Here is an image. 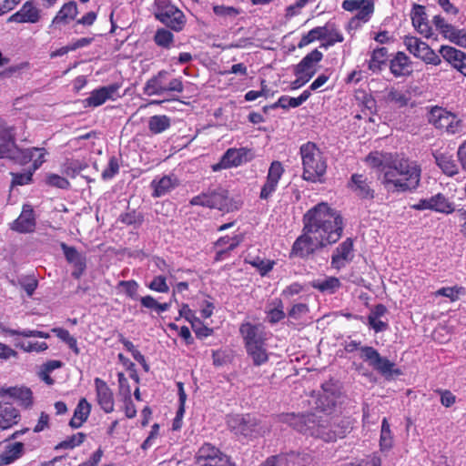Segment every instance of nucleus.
Wrapping results in <instances>:
<instances>
[{"label": "nucleus", "instance_id": "1", "mask_svg": "<svg viewBox=\"0 0 466 466\" xmlns=\"http://www.w3.org/2000/svg\"><path fill=\"white\" fill-rule=\"evenodd\" d=\"M329 385L322 386L323 394L316 400V412L307 415L286 414L281 418L298 431L326 442L343 438L351 430L350 419L332 417L329 410L335 405V397L329 393Z\"/></svg>", "mask_w": 466, "mask_h": 466}, {"label": "nucleus", "instance_id": "2", "mask_svg": "<svg viewBox=\"0 0 466 466\" xmlns=\"http://www.w3.org/2000/svg\"><path fill=\"white\" fill-rule=\"evenodd\" d=\"M342 233V218L326 203L309 209L304 216V233L294 242L292 253L304 258L317 248L337 242Z\"/></svg>", "mask_w": 466, "mask_h": 466}, {"label": "nucleus", "instance_id": "3", "mask_svg": "<svg viewBox=\"0 0 466 466\" xmlns=\"http://www.w3.org/2000/svg\"><path fill=\"white\" fill-rule=\"evenodd\" d=\"M421 168L408 157L394 158L382 167L379 180L388 192L404 193L415 190L420 181Z\"/></svg>", "mask_w": 466, "mask_h": 466}, {"label": "nucleus", "instance_id": "4", "mask_svg": "<svg viewBox=\"0 0 466 466\" xmlns=\"http://www.w3.org/2000/svg\"><path fill=\"white\" fill-rule=\"evenodd\" d=\"M239 331L243 337L248 355L256 366L266 363L268 353L266 347L268 334L261 325H253L249 322L240 326Z\"/></svg>", "mask_w": 466, "mask_h": 466}, {"label": "nucleus", "instance_id": "5", "mask_svg": "<svg viewBox=\"0 0 466 466\" xmlns=\"http://www.w3.org/2000/svg\"><path fill=\"white\" fill-rule=\"evenodd\" d=\"M302 178L309 182H321L327 170V159L316 144L308 142L300 147Z\"/></svg>", "mask_w": 466, "mask_h": 466}, {"label": "nucleus", "instance_id": "6", "mask_svg": "<svg viewBox=\"0 0 466 466\" xmlns=\"http://www.w3.org/2000/svg\"><path fill=\"white\" fill-rule=\"evenodd\" d=\"M228 425L235 434L245 437L264 436L269 431V426L249 414L231 415L228 419Z\"/></svg>", "mask_w": 466, "mask_h": 466}, {"label": "nucleus", "instance_id": "7", "mask_svg": "<svg viewBox=\"0 0 466 466\" xmlns=\"http://www.w3.org/2000/svg\"><path fill=\"white\" fill-rule=\"evenodd\" d=\"M154 14L157 20L175 31H180L186 19L183 12L170 0H155Z\"/></svg>", "mask_w": 466, "mask_h": 466}, {"label": "nucleus", "instance_id": "8", "mask_svg": "<svg viewBox=\"0 0 466 466\" xmlns=\"http://www.w3.org/2000/svg\"><path fill=\"white\" fill-rule=\"evenodd\" d=\"M167 71H160L158 74L147 81L144 86V93L147 96H164L169 92L181 93L184 89L180 78H167Z\"/></svg>", "mask_w": 466, "mask_h": 466}, {"label": "nucleus", "instance_id": "9", "mask_svg": "<svg viewBox=\"0 0 466 466\" xmlns=\"http://www.w3.org/2000/svg\"><path fill=\"white\" fill-rule=\"evenodd\" d=\"M341 7L348 12H356V15L350 20L346 29L350 32L368 23L374 13V3L372 0H344Z\"/></svg>", "mask_w": 466, "mask_h": 466}, {"label": "nucleus", "instance_id": "10", "mask_svg": "<svg viewBox=\"0 0 466 466\" xmlns=\"http://www.w3.org/2000/svg\"><path fill=\"white\" fill-rule=\"evenodd\" d=\"M429 122L450 135L461 134L465 128L463 121L458 116L439 106L431 108Z\"/></svg>", "mask_w": 466, "mask_h": 466}, {"label": "nucleus", "instance_id": "11", "mask_svg": "<svg viewBox=\"0 0 466 466\" xmlns=\"http://www.w3.org/2000/svg\"><path fill=\"white\" fill-rule=\"evenodd\" d=\"M190 204L217 208L225 212H229L235 208L231 199L228 198V191L224 188H218L196 196L190 200Z\"/></svg>", "mask_w": 466, "mask_h": 466}, {"label": "nucleus", "instance_id": "12", "mask_svg": "<svg viewBox=\"0 0 466 466\" xmlns=\"http://www.w3.org/2000/svg\"><path fill=\"white\" fill-rule=\"evenodd\" d=\"M403 45L411 55L424 63L433 66L441 65V56L420 38L413 35H406L403 38Z\"/></svg>", "mask_w": 466, "mask_h": 466}, {"label": "nucleus", "instance_id": "13", "mask_svg": "<svg viewBox=\"0 0 466 466\" xmlns=\"http://www.w3.org/2000/svg\"><path fill=\"white\" fill-rule=\"evenodd\" d=\"M198 466H234L230 458L210 443L203 444L196 454Z\"/></svg>", "mask_w": 466, "mask_h": 466}, {"label": "nucleus", "instance_id": "14", "mask_svg": "<svg viewBox=\"0 0 466 466\" xmlns=\"http://www.w3.org/2000/svg\"><path fill=\"white\" fill-rule=\"evenodd\" d=\"M253 157L254 154L247 147L229 148L224 153L219 163L213 167V169L217 171L218 169L237 167L249 162Z\"/></svg>", "mask_w": 466, "mask_h": 466}, {"label": "nucleus", "instance_id": "15", "mask_svg": "<svg viewBox=\"0 0 466 466\" xmlns=\"http://www.w3.org/2000/svg\"><path fill=\"white\" fill-rule=\"evenodd\" d=\"M283 173L284 167L279 161H273L270 164L265 183L263 184L259 193L260 199L267 200L272 197L278 188L279 182Z\"/></svg>", "mask_w": 466, "mask_h": 466}, {"label": "nucleus", "instance_id": "16", "mask_svg": "<svg viewBox=\"0 0 466 466\" xmlns=\"http://www.w3.org/2000/svg\"><path fill=\"white\" fill-rule=\"evenodd\" d=\"M61 249L64 252L66 261L74 267L72 276L78 279L86 268V256L79 253L75 247L67 246L66 243H60Z\"/></svg>", "mask_w": 466, "mask_h": 466}, {"label": "nucleus", "instance_id": "17", "mask_svg": "<svg viewBox=\"0 0 466 466\" xmlns=\"http://www.w3.org/2000/svg\"><path fill=\"white\" fill-rule=\"evenodd\" d=\"M410 18L413 27L419 34L426 38L433 36V30L430 25L428 17L425 12V7L420 5H413L410 11Z\"/></svg>", "mask_w": 466, "mask_h": 466}, {"label": "nucleus", "instance_id": "18", "mask_svg": "<svg viewBox=\"0 0 466 466\" xmlns=\"http://www.w3.org/2000/svg\"><path fill=\"white\" fill-rule=\"evenodd\" d=\"M35 216L31 205L23 206L20 216L13 222L11 228L19 233H32L35 229Z\"/></svg>", "mask_w": 466, "mask_h": 466}, {"label": "nucleus", "instance_id": "19", "mask_svg": "<svg viewBox=\"0 0 466 466\" xmlns=\"http://www.w3.org/2000/svg\"><path fill=\"white\" fill-rule=\"evenodd\" d=\"M445 61L466 77V55L452 46H441L439 50Z\"/></svg>", "mask_w": 466, "mask_h": 466}, {"label": "nucleus", "instance_id": "20", "mask_svg": "<svg viewBox=\"0 0 466 466\" xmlns=\"http://www.w3.org/2000/svg\"><path fill=\"white\" fill-rule=\"evenodd\" d=\"M40 12V9L35 6L32 1H27L22 5L19 11L8 18V22L35 24L41 18Z\"/></svg>", "mask_w": 466, "mask_h": 466}, {"label": "nucleus", "instance_id": "21", "mask_svg": "<svg viewBox=\"0 0 466 466\" xmlns=\"http://www.w3.org/2000/svg\"><path fill=\"white\" fill-rule=\"evenodd\" d=\"M353 243L351 239L348 238L343 241L336 248L332 255L331 265L337 269H339L353 258Z\"/></svg>", "mask_w": 466, "mask_h": 466}, {"label": "nucleus", "instance_id": "22", "mask_svg": "<svg viewBox=\"0 0 466 466\" xmlns=\"http://www.w3.org/2000/svg\"><path fill=\"white\" fill-rule=\"evenodd\" d=\"M95 385L96 390L97 401L101 408L106 412H111L114 410V397L113 392L108 388L106 383L99 379H95Z\"/></svg>", "mask_w": 466, "mask_h": 466}, {"label": "nucleus", "instance_id": "23", "mask_svg": "<svg viewBox=\"0 0 466 466\" xmlns=\"http://www.w3.org/2000/svg\"><path fill=\"white\" fill-rule=\"evenodd\" d=\"M177 185L178 180L174 175H167L161 177H156L151 182V187L153 188L152 196L155 198L165 196L176 188Z\"/></svg>", "mask_w": 466, "mask_h": 466}, {"label": "nucleus", "instance_id": "24", "mask_svg": "<svg viewBox=\"0 0 466 466\" xmlns=\"http://www.w3.org/2000/svg\"><path fill=\"white\" fill-rule=\"evenodd\" d=\"M0 132H2L1 137L5 140L4 143L0 144V158L13 159L15 157V151L16 147L13 129L5 127V124L0 122Z\"/></svg>", "mask_w": 466, "mask_h": 466}, {"label": "nucleus", "instance_id": "25", "mask_svg": "<svg viewBox=\"0 0 466 466\" xmlns=\"http://www.w3.org/2000/svg\"><path fill=\"white\" fill-rule=\"evenodd\" d=\"M344 41V35L335 23L328 22L323 25V38L320 47L329 49Z\"/></svg>", "mask_w": 466, "mask_h": 466}, {"label": "nucleus", "instance_id": "26", "mask_svg": "<svg viewBox=\"0 0 466 466\" xmlns=\"http://www.w3.org/2000/svg\"><path fill=\"white\" fill-rule=\"evenodd\" d=\"M349 186L361 198L371 199L374 197V191L370 188L367 178L363 175H352Z\"/></svg>", "mask_w": 466, "mask_h": 466}, {"label": "nucleus", "instance_id": "27", "mask_svg": "<svg viewBox=\"0 0 466 466\" xmlns=\"http://www.w3.org/2000/svg\"><path fill=\"white\" fill-rule=\"evenodd\" d=\"M20 419L19 411L10 403L0 401V430H6L17 424Z\"/></svg>", "mask_w": 466, "mask_h": 466}, {"label": "nucleus", "instance_id": "28", "mask_svg": "<svg viewBox=\"0 0 466 466\" xmlns=\"http://www.w3.org/2000/svg\"><path fill=\"white\" fill-rule=\"evenodd\" d=\"M116 90V85L103 86L91 92L90 96L84 100L86 106H98L104 104L106 99L111 97L112 94Z\"/></svg>", "mask_w": 466, "mask_h": 466}, {"label": "nucleus", "instance_id": "29", "mask_svg": "<svg viewBox=\"0 0 466 466\" xmlns=\"http://www.w3.org/2000/svg\"><path fill=\"white\" fill-rule=\"evenodd\" d=\"M323 58V54L318 49L312 50L296 66L299 72L306 73L312 77L316 74V65Z\"/></svg>", "mask_w": 466, "mask_h": 466}, {"label": "nucleus", "instance_id": "30", "mask_svg": "<svg viewBox=\"0 0 466 466\" xmlns=\"http://www.w3.org/2000/svg\"><path fill=\"white\" fill-rule=\"evenodd\" d=\"M390 72L397 77L410 74V60L403 52H398L391 59L390 66Z\"/></svg>", "mask_w": 466, "mask_h": 466}, {"label": "nucleus", "instance_id": "31", "mask_svg": "<svg viewBox=\"0 0 466 466\" xmlns=\"http://www.w3.org/2000/svg\"><path fill=\"white\" fill-rule=\"evenodd\" d=\"M90 411V403L85 398L81 399L74 410V415L69 421V425L74 429L80 428L87 420Z\"/></svg>", "mask_w": 466, "mask_h": 466}, {"label": "nucleus", "instance_id": "32", "mask_svg": "<svg viewBox=\"0 0 466 466\" xmlns=\"http://www.w3.org/2000/svg\"><path fill=\"white\" fill-rule=\"evenodd\" d=\"M9 395L20 400V403L25 408H29L32 403V391L26 388H8L5 389L0 387V397Z\"/></svg>", "mask_w": 466, "mask_h": 466}, {"label": "nucleus", "instance_id": "33", "mask_svg": "<svg viewBox=\"0 0 466 466\" xmlns=\"http://www.w3.org/2000/svg\"><path fill=\"white\" fill-rule=\"evenodd\" d=\"M77 15V6L76 3L74 1H70L65 4L61 9L58 11L56 15L52 20V25H56L60 24L66 25L70 21L74 20Z\"/></svg>", "mask_w": 466, "mask_h": 466}, {"label": "nucleus", "instance_id": "34", "mask_svg": "<svg viewBox=\"0 0 466 466\" xmlns=\"http://www.w3.org/2000/svg\"><path fill=\"white\" fill-rule=\"evenodd\" d=\"M24 453V444L15 442L7 445L5 450L0 454V465H9L22 457Z\"/></svg>", "mask_w": 466, "mask_h": 466}, {"label": "nucleus", "instance_id": "35", "mask_svg": "<svg viewBox=\"0 0 466 466\" xmlns=\"http://www.w3.org/2000/svg\"><path fill=\"white\" fill-rule=\"evenodd\" d=\"M430 199L431 210L443 214H451L455 210L454 203L441 193L431 197Z\"/></svg>", "mask_w": 466, "mask_h": 466}, {"label": "nucleus", "instance_id": "36", "mask_svg": "<svg viewBox=\"0 0 466 466\" xmlns=\"http://www.w3.org/2000/svg\"><path fill=\"white\" fill-rule=\"evenodd\" d=\"M434 158L437 166L442 170L444 174L452 177L458 174L459 168L451 156H447L441 153H435Z\"/></svg>", "mask_w": 466, "mask_h": 466}, {"label": "nucleus", "instance_id": "37", "mask_svg": "<svg viewBox=\"0 0 466 466\" xmlns=\"http://www.w3.org/2000/svg\"><path fill=\"white\" fill-rule=\"evenodd\" d=\"M310 95L311 94L309 90H304L298 97L281 96L275 104V106H279L284 109H288L290 107L295 108L302 105L304 102H306L310 96Z\"/></svg>", "mask_w": 466, "mask_h": 466}, {"label": "nucleus", "instance_id": "38", "mask_svg": "<svg viewBox=\"0 0 466 466\" xmlns=\"http://www.w3.org/2000/svg\"><path fill=\"white\" fill-rule=\"evenodd\" d=\"M267 319L270 323H277L285 318L284 307L281 299H275L266 307Z\"/></svg>", "mask_w": 466, "mask_h": 466}, {"label": "nucleus", "instance_id": "39", "mask_svg": "<svg viewBox=\"0 0 466 466\" xmlns=\"http://www.w3.org/2000/svg\"><path fill=\"white\" fill-rule=\"evenodd\" d=\"M388 57V49L386 47L375 48L370 56V59L368 61V68L373 73H377L381 70L383 65H385Z\"/></svg>", "mask_w": 466, "mask_h": 466}, {"label": "nucleus", "instance_id": "40", "mask_svg": "<svg viewBox=\"0 0 466 466\" xmlns=\"http://www.w3.org/2000/svg\"><path fill=\"white\" fill-rule=\"evenodd\" d=\"M171 120L166 115H155L148 119V129L152 134H160L168 129Z\"/></svg>", "mask_w": 466, "mask_h": 466}, {"label": "nucleus", "instance_id": "41", "mask_svg": "<svg viewBox=\"0 0 466 466\" xmlns=\"http://www.w3.org/2000/svg\"><path fill=\"white\" fill-rule=\"evenodd\" d=\"M243 240L241 234L234 235L233 237H222L216 242V247L219 248L218 255H221L224 252L230 251L238 247Z\"/></svg>", "mask_w": 466, "mask_h": 466}, {"label": "nucleus", "instance_id": "42", "mask_svg": "<svg viewBox=\"0 0 466 466\" xmlns=\"http://www.w3.org/2000/svg\"><path fill=\"white\" fill-rule=\"evenodd\" d=\"M312 286L321 292L334 293L339 288L340 282L338 278L329 277L314 280Z\"/></svg>", "mask_w": 466, "mask_h": 466}, {"label": "nucleus", "instance_id": "43", "mask_svg": "<svg viewBox=\"0 0 466 466\" xmlns=\"http://www.w3.org/2000/svg\"><path fill=\"white\" fill-rule=\"evenodd\" d=\"M432 23L443 37L450 41L451 38H454V34L457 29L452 25L449 24L442 16L435 15L432 18Z\"/></svg>", "mask_w": 466, "mask_h": 466}, {"label": "nucleus", "instance_id": "44", "mask_svg": "<svg viewBox=\"0 0 466 466\" xmlns=\"http://www.w3.org/2000/svg\"><path fill=\"white\" fill-rule=\"evenodd\" d=\"M87 167V164L79 159H67L63 165L64 173L71 177H75Z\"/></svg>", "mask_w": 466, "mask_h": 466}, {"label": "nucleus", "instance_id": "45", "mask_svg": "<svg viewBox=\"0 0 466 466\" xmlns=\"http://www.w3.org/2000/svg\"><path fill=\"white\" fill-rule=\"evenodd\" d=\"M213 12L214 14L224 19L225 21L228 20H233L235 19L240 13V9L233 7V6H228V5H216L213 6Z\"/></svg>", "mask_w": 466, "mask_h": 466}, {"label": "nucleus", "instance_id": "46", "mask_svg": "<svg viewBox=\"0 0 466 466\" xmlns=\"http://www.w3.org/2000/svg\"><path fill=\"white\" fill-rule=\"evenodd\" d=\"M323 38V25L317 26L309 30L307 34L303 35L298 44L299 48H302L315 41H322Z\"/></svg>", "mask_w": 466, "mask_h": 466}, {"label": "nucleus", "instance_id": "47", "mask_svg": "<svg viewBox=\"0 0 466 466\" xmlns=\"http://www.w3.org/2000/svg\"><path fill=\"white\" fill-rule=\"evenodd\" d=\"M380 445L382 450H390L393 445V435L386 418L382 420Z\"/></svg>", "mask_w": 466, "mask_h": 466}, {"label": "nucleus", "instance_id": "48", "mask_svg": "<svg viewBox=\"0 0 466 466\" xmlns=\"http://www.w3.org/2000/svg\"><path fill=\"white\" fill-rule=\"evenodd\" d=\"M86 439V434L83 432H77L76 434H74L68 438H66L65 441L59 442L56 447L55 450H71L74 449L76 446H79L81 443L84 442Z\"/></svg>", "mask_w": 466, "mask_h": 466}, {"label": "nucleus", "instance_id": "49", "mask_svg": "<svg viewBox=\"0 0 466 466\" xmlns=\"http://www.w3.org/2000/svg\"><path fill=\"white\" fill-rule=\"evenodd\" d=\"M38 147H29L25 149H19L17 147H15V153L13 160L16 161L21 165H25L33 160L35 156L36 155V151Z\"/></svg>", "mask_w": 466, "mask_h": 466}, {"label": "nucleus", "instance_id": "50", "mask_svg": "<svg viewBox=\"0 0 466 466\" xmlns=\"http://www.w3.org/2000/svg\"><path fill=\"white\" fill-rule=\"evenodd\" d=\"M52 331L77 355L79 349L77 347L76 339L70 335L69 331L62 328H55Z\"/></svg>", "mask_w": 466, "mask_h": 466}, {"label": "nucleus", "instance_id": "51", "mask_svg": "<svg viewBox=\"0 0 466 466\" xmlns=\"http://www.w3.org/2000/svg\"><path fill=\"white\" fill-rule=\"evenodd\" d=\"M288 457L290 458L294 462H297L299 464L302 463L299 460V454L295 452H290L289 454L286 455H278V456H271L268 458L262 464L259 466H279L283 461H288Z\"/></svg>", "mask_w": 466, "mask_h": 466}, {"label": "nucleus", "instance_id": "52", "mask_svg": "<svg viewBox=\"0 0 466 466\" xmlns=\"http://www.w3.org/2000/svg\"><path fill=\"white\" fill-rule=\"evenodd\" d=\"M34 173L35 172L31 168L24 173L12 172V186H25L30 184L33 180Z\"/></svg>", "mask_w": 466, "mask_h": 466}, {"label": "nucleus", "instance_id": "53", "mask_svg": "<svg viewBox=\"0 0 466 466\" xmlns=\"http://www.w3.org/2000/svg\"><path fill=\"white\" fill-rule=\"evenodd\" d=\"M253 267L257 268L262 276L269 272L274 266V261L269 259H262L260 258H254L248 261Z\"/></svg>", "mask_w": 466, "mask_h": 466}, {"label": "nucleus", "instance_id": "54", "mask_svg": "<svg viewBox=\"0 0 466 466\" xmlns=\"http://www.w3.org/2000/svg\"><path fill=\"white\" fill-rule=\"evenodd\" d=\"M15 345L26 352H42L48 348L46 342L20 341L16 342Z\"/></svg>", "mask_w": 466, "mask_h": 466}, {"label": "nucleus", "instance_id": "55", "mask_svg": "<svg viewBox=\"0 0 466 466\" xmlns=\"http://www.w3.org/2000/svg\"><path fill=\"white\" fill-rule=\"evenodd\" d=\"M155 42L160 46L168 47L173 42V34L167 29H159L155 35Z\"/></svg>", "mask_w": 466, "mask_h": 466}, {"label": "nucleus", "instance_id": "56", "mask_svg": "<svg viewBox=\"0 0 466 466\" xmlns=\"http://www.w3.org/2000/svg\"><path fill=\"white\" fill-rule=\"evenodd\" d=\"M367 163L373 167H379L380 169V175L382 176V167L388 164L390 161L386 160V157L379 152L370 153L366 157Z\"/></svg>", "mask_w": 466, "mask_h": 466}, {"label": "nucleus", "instance_id": "57", "mask_svg": "<svg viewBox=\"0 0 466 466\" xmlns=\"http://www.w3.org/2000/svg\"><path fill=\"white\" fill-rule=\"evenodd\" d=\"M387 100L394 103L399 106H404L408 104V96L401 91L391 89L387 95Z\"/></svg>", "mask_w": 466, "mask_h": 466}, {"label": "nucleus", "instance_id": "58", "mask_svg": "<svg viewBox=\"0 0 466 466\" xmlns=\"http://www.w3.org/2000/svg\"><path fill=\"white\" fill-rule=\"evenodd\" d=\"M46 184L62 189L68 188L70 185L66 178L56 174H48L46 176Z\"/></svg>", "mask_w": 466, "mask_h": 466}, {"label": "nucleus", "instance_id": "59", "mask_svg": "<svg viewBox=\"0 0 466 466\" xmlns=\"http://www.w3.org/2000/svg\"><path fill=\"white\" fill-rule=\"evenodd\" d=\"M189 323L191 324L196 335L199 338L208 337L212 333V329L204 326L197 317H195Z\"/></svg>", "mask_w": 466, "mask_h": 466}, {"label": "nucleus", "instance_id": "60", "mask_svg": "<svg viewBox=\"0 0 466 466\" xmlns=\"http://www.w3.org/2000/svg\"><path fill=\"white\" fill-rule=\"evenodd\" d=\"M9 333L12 336H21L25 338H30V337H35V338H44L48 339L49 334L44 331L39 330H31V329H11L9 330Z\"/></svg>", "mask_w": 466, "mask_h": 466}, {"label": "nucleus", "instance_id": "61", "mask_svg": "<svg viewBox=\"0 0 466 466\" xmlns=\"http://www.w3.org/2000/svg\"><path fill=\"white\" fill-rule=\"evenodd\" d=\"M148 288L151 290L166 293L169 290V288L167 284L166 278L163 276L155 277L152 281L149 283Z\"/></svg>", "mask_w": 466, "mask_h": 466}, {"label": "nucleus", "instance_id": "62", "mask_svg": "<svg viewBox=\"0 0 466 466\" xmlns=\"http://www.w3.org/2000/svg\"><path fill=\"white\" fill-rule=\"evenodd\" d=\"M309 312V308L305 303L294 304L289 311V316L294 319L304 317Z\"/></svg>", "mask_w": 466, "mask_h": 466}, {"label": "nucleus", "instance_id": "63", "mask_svg": "<svg viewBox=\"0 0 466 466\" xmlns=\"http://www.w3.org/2000/svg\"><path fill=\"white\" fill-rule=\"evenodd\" d=\"M362 359L369 361L370 365L373 366L380 357V353L372 347L361 348Z\"/></svg>", "mask_w": 466, "mask_h": 466}, {"label": "nucleus", "instance_id": "64", "mask_svg": "<svg viewBox=\"0 0 466 466\" xmlns=\"http://www.w3.org/2000/svg\"><path fill=\"white\" fill-rule=\"evenodd\" d=\"M372 367L379 370L380 373L388 375L392 371L393 363L385 358L380 357Z\"/></svg>", "mask_w": 466, "mask_h": 466}]
</instances>
